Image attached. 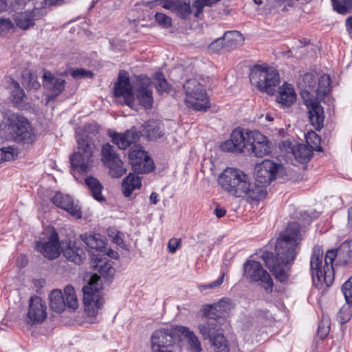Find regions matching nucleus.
Instances as JSON below:
<instances>
[{"label": "nucleus", "instance_id": "1", "mask_svg": "<svg viewBox=\"0 0 352 352\" xmlns=\"http://www.w3.org/2000/svg\"><path fill=\"white\" fill-rule=\"evenodd\" d=\"M302 240L300 226L296 222L289 223L277 239L275 252L276 258L263 256L267 268L280 282H285L288 277V265L296 258Z\"/></svg>", "mask_w": 352, "mask_h": 352}, {"label": "nucleus", "instance_id": "2", "mask_svg": "<svg viewBox=\"0 0 352 352\" xmlns=\"http://www.w3.org/2000/svg\"><path fill=\"white\" fill-rule=\"evenodd\" d=\"M218 183L230 196L243 199L250 204L258 203L266 196L262 186H258L248 175L237 168H226L219 176Z\"/></svg>", "mask_w": 352, "mask_h": 352}, {"label": "nucleus", "instance_id": "3", "mask_svg": "<svg viewBox=\"0 0 352 352\" xmlns=\"http://www.w3.org/2000/svg\"><path fill=\"white\" fill-rule=\"evenodd\" d=\"M181 333L186 340L192 352L202 350L201 342L195 333L183 326L157 329L151 337L152 352H182L179 336Z\"/></svg>", "mask_w": 352, "mask_h": 352}, {"label": "nucleus", "instance_id": "4", "mask_svg": "<svg viewBox=\"0 0 352 352\" xmlns=\"http://www.w3.org/2000/svg\"><path fill=\"white\" fill-rule=\"evenodd\" d=\"M137 87L134 94L128 74L122 71L114 85V96L123 99L124 103L129 107L133 106L135 100H138L145 109H151L153 103L152 81L146 77H141L137 82Z\"/></svg>", "mask_w": 352, "mask_h": 352}, {"label": "nucleus", "instance_id": "5", "mask_svg": "<svg viewBox=\"0 0 352 352\" xmlns=\"http://www.w3.org/2000/svg\"><path fill=\"white\" fill-rule=\"evenodd\" d=\"M221 148L236 153L246 149L255 157H263L271 152V143L257 131H247L245 134L241 129H236L232 131L230 139L221 144Z\"/></svg>", "mask_w": 352, "mask_h": 352}, {"label": "nucleus", "instance_id": "6", "mask_svg": "<svg viewBox=\"0 0 352 352\" xmlns=\"http://www.w3.org/2000/svg\"><path fill=\"white\" fill-rule=\"evenodd\" d=\"M316 78L312 73L304 74L298 82L300 95L307 108L309 119L316 130H320L324 125V110L319 101L315 98Z\"/></svg>", "mask_w": 352, "mask_h": 352}, {"label": "nucleus", "instance_id": "7", "mask_svg": "<svg viewBox=\"0 0 352 352\" xmlns=\"http://www.w3.org/2000/svg\"><path fill=\"white\" fill-rule=\"evenodd\" d=\"M76 141L77 150L70 157L72 174L76 178L75 172L86 173L91 169L96 151V144L88 135H78Z\"/></svg>", "mask_w": 352, "mask_h": 352}, {"label": "nucleus", "instance_id": "8", "mask_svg": "<svg viewBox=\"0 0 352 352\" xmlns=\"http://www.w3.org/2000/svg\"><path fill=\"white\" fill-rule=\"evenodd\" d=\"M205 84L206 80L204 78H190L185 82L183 87L188 107L197 111H206L209 107Z\"/></svg>", "mask_w": 352, "mask_h": 352}, {"label": "nucleus", "instance_id": "9", "mask_svg": "<svg viewBox=\"0 0 352 352\" xmlns=\"http://www.w3.org/2000/svg\"><path fill=\"white\" fill-rule=\"evenodd\" d=\"M323 250L320 246H314L310 260V268L314 285L322 289L324 286L328 287L333 283L334 279L333 264L325 265L324 270H321Z\"/></svg>", "mask_w": 352, "mask_h": 352}, {"label": "nucleus", "instance_id": "10", "mask_svg": "<svg viewBox=\"0 0 352 352\" xmlns=\"http://www.w3.org/2000/svg\"><path fill=\"white\" fill-rule=\"evenodd\" d=\"M250 80L260 91L273 95L280 82V78L278 73L273 67L257 65L252 70Z\"/></svg>", "mask_w": 352, "mask_h": 352}, {"label": "nucleus", "instance_id": "11", "mask_svg": "<svg viewBox=\"0 0 352 352\" xmlns=\"http://www.w3.org/2000/svg\"><path fill=\"white\" fill-rule=\"evenodd\" d=\"M100 277L93 274L87 285L82 288L85 311L89 316H95L104 305L101 295Z\"/></svg>", "mask_w": 352, "mask_h": 352}, {"label": "nucleus", "instance_id": "12", "mask_svg": "<svg viewBox=\"0 0 352 352\" xmlns=\"http://www.w3.org/2000/svg\"><path fill=\"white\" fill-rule=\"evenodd\" d=\"M8 130L14 140L17 142L31 144L35 140L28 120L18 113L7 111L5 114Z\"/></svg>", "mask_w": 352, "mask_h": 352}, {"label": "nucleus", "instance_id": "13", "mask_svg": "<svg viewBox=\"0 0 352 352\" xmlns=\"http://www.w3.org/2000/svg\"><path fill=\"white\" fill-rule=\"evenodd\" d=\"M283 166L273 161L265 160L255 166V181L258 186H262L267 192L266 187L276 178Z\"/></svg>", "mask_w": 352, "mask_h": 352}, {"label": "nucleus", "instance_id": "14", "mask_svg": "<svg viewBox=\"0 0 352 352\" xmlns=\"http://www.w3.org/2000/svg\"><path fill=\"white\" fill-rule=\"evenodd\" d=\"M244 276L251 281L260 282L267 293L273 289L274 283L270 275L263 269L261 264L255 261H248L243 265Z\"/></svg>", "mask_w": 352, "mask_h": 352}, {"label": "nucleus", "instance_id": "15", "mask_svg": "<svg viewBox=\"0 0 352 352\" xmlns=\"http://www.w3.org/2000/svg\"><path fill=\"white\" fill-rule=\"evenodd\" d=\"M102 161L109 169V173L112 177L118 178L126 173L127 169L116 153L114 147L109 143L102 147Z\"/></svg>", "mask_w": 352, "mask_h": 352}, {"label": "nucleus", "instance_id": "16", "mask_svg": "<svg viewBox=\"0 0 352 352\" xmlns=\"http://www.w3.org/2000/svg\"><path fill=\"white\" fill-rule=\"evenodd\" d=\"M129 162L137 173H147L154 169V164L140 146H133L129 154Z\"/></svg>", "mask_w": 352, "mask_h": 352}, {"label": "nucleus", "instance_id": "17", "mask_svg": "<svg viewBox=\"0 0 352 352\" xmlns=\"http://www.w3.org/2000/svg\"><path fill=\"white\" fill-rule=\"evenodd\" d=\"M337 259L340 265H346L352 263V240L343 242L338 248L329 250L326 252L324 262L327 264H333Z\"/></svg>", "mask_w": 352, "mask_h": 352}, {"label": "nucleus", "instance_id": "18", "mask_svg": "<svg viewBox=\"0 0 352 352\" xmlns=\"http://www.w3.org/2000/svg\"><path fill=\"white\" fill-rule=\"evenodd\" d=\"M47 317V306L38 296H32L29 300V309L27 314V322L33 325L43 322Z\"/></svg>", "mask_w": 352, "mask_h": 352}, {"label": "nucleus", "instance_id": "19", "mask_svg": "<svg viewBox=\"0 0 352 352\" xmlns=\"http://www.w3.org/2000/svg\"><path fill=\"white\" fill-rule=\"evenodd\" d=\"M109 136L111 142L120 149L125 150L132 144H135L140 138V133L135 128H131L124 133L109 131Z\"/></svg>", "mask_w": 352, "mask_h": 352}, {"label": "nucleus", "instance_id": "20", "mask_svg": "<svg viewBox=\"0 0 352 352\" xmlns=\"http://www.w3.org/2000/svg\"><path fill=\"white\" fill-rule=\"evenodd\" d=\"M52 203L57 207L68 212L75 218L80 219L82 217L80 207L74 204L72 197L68 195H64L62 192H56L52 198Z\"/></svg>", "mask_w": 352, "mask_h": 352}, {"label": "nucleus", "instance_id": "21", "mask_svg": "<svg viewBox=\"0 0 352 352\" xmlns=\"http://www.w3.org/2000/svg\"><path fill=\"white\" fill-rule=\"evenodd\" d=\"M36 249L43 256L50 260L57 258L60 255V244L58 235L56 232L51 234L49 240L45 243H36Z\"/></svg>", "mask_w": 352, "mask_h": 352}, {"label": "nucleus", "instance_id": "22", "mask_svg": "<svg viewBox=\"0 0 352 352\" xmlns=\"http://www.w3.org/2000/svg\"><path fill=\"white\" fill-rule=\"evenodd\" d=\"M160 5L162 8L170 10L182 19L187 18L190 13L195 14V10H192V6L182 1L181 0H160Z\"/></svg>", "mask_w": 352, "mask_h": 352}, {"label": "nucleus", "instance_id": "23", "mask_svg": "<svg viewBox=\"0 0 352 352\" xmlns=\"http://www.w3.org/2000/svg\"><path fill=\"white\" fill-rule=\"evenodd\" d=\"M65 80L62 77L55 76L50 72L45 71L43 75V85L52 91V98L61 94L65 89Z\"/></svg>", "mask_w": 352, "mask_h": 352}, {"label": "nucleus", "instance_id": "24", "mask_svg": "<svg viewBox=\"0 0 352 352\" xmlns=\"http://www.w3.org/2000/svg\"><path fill=\"white\" fill-rule=\"evenodd\" d=\"M41 10L35 8L32 11L17 12L14 15V21L16 25L21 30H28L34 25V21L38 19L41 16Z\"/></svg>", "mask_w": 352, "mask_h": 352}, {"label": "nucleus", "instance_id": "25", "mask_svg": "<svg viewBox=\"0 0 352 352\" xmlns=\"http://www.w3.org/2000/svg\"><path fill=\"white\" fill-rule=\"evenodd\" d=\"M199 333L202 336L204 340L209 341L221 331L219 324L217 321V318L210 316L198 324Z\"/></svg>", "mask_w": 352, "mask_h": 352}, {"label": "nucleus", "instance_id": "26", "mask_svg": "<svg viewBox=\"0 0 352 352\" xmlns=\"http://www.w3.org/2000/svg\"><path fill=\"white\" fill-rule=\"evenodd\" d=\"M219 42L223 44V46L228 49L237 47L243 44V37L239 31H229L224 34L221 39H217L212 42L210 48L213 49Z\"/></svg>", "mask_w": 352, "mask_h": 352}, {"label": "nucleus", "instance_id": "27", "mask_svg": "<svg viewBox=\"0 0 352 352\" xmlns=\"http://www.w3.org/2000/svg\"><path fill=\"white\" fill-rule=\"evenodd\" d=\"M61 250L63 256L69 261L80 265L84 258V250L76 243L69 242L65 247L63 244Z\"/></svg>", "mask_w": 352, "mask_h": 352}, {"label": "nucleus", "instance_id": "28", "mask_svg": "<svg viewBox=\"0 0 352 352\" xmlns=\"http://www.w3.org/2000/svg\"><path fill=\"white\" fill-rule=\"evenodd\" d=\"M296 100V94L292 85L284 83L279 88L276 101L285 106H290Z\"/></svg>", "mask_w": 352, "mask_h": 352}, {"label": "nucleus", "instance_id": "29", "mask_svg": "<svg viewBox=\"0 0 352 352\" xmlns=\"http://www.w3.org/2000/svg\"><path fill=\"white\" fill-rule=\"evenodd\" d=\"M141 177L134 174L129 175L123 180L122 184V192L126 197H129L135 189L140 188Z\"/></svg>", "mask_w": 352, "mask_h": 352}, {"label": "nucleus", "instance_id": "30", "mask_svg": "<svg viewBox=\"0 0 352 352\" xmlns=\"http://www.w3.org/2000/svg\"><path fill=\"white\" fill-rule=\"evenodd\" d=\"M50 306L51 309L57 313L63 312L66 307V302L61 290L54 289L50 295Z\"/></svg>", "mask_w": 352, "mask_h": 352}, {"label": "nucleus", "instance_id": "31", "mask_svg": "<svg viewBox=\"0 0 352 352\" xmlns=\"http://www.w3.org/2000/svg\"><path fill=\"white\" fill-rule=\"evenodd\" d=\"M331 90V80L328 75L323 74L318 80V87H315L314 93L315 94V98L318 100L322 99L327 95Z\"/></svg>", "mask_w": 352, "mask_h": 352}, {"label": "nucleus", "instance_id": "32", "mask_svg": "<svg viewBox=\"0 0 352 352\" xmlns=\"http://www.w3.org/2000/svg\"><path fill=\"white\" fill-rule=\"evenodd\" d=\"M312 149L305 144H299L294 146L292 149V153L297 161L300 163L308 162L312 157Z\"/></svg>", "mask_w": 352, "mask_h": 352}, {"label": "nucleus", "instance_id": "33", "mask_svg": "<svg viewBox=\"0 0 352 352\" xmlns=\"http://www.w3.org/2000/svg\"><path fill=\"white\" fill-rule=\"evenodd\" d=\"M231 309V301L229 299H223L217 303L209 305L208 314L214 318H220L221 315Z\"/></svg>", "mask_w": 352, "mask_h": 352}, {"label": "nucleus", "instance_id": "34", "mask_svg": "<svg viewBox=\"0 0 352 352\" xmlns=\"http://www.w3.org/2000/svg\"><path fill=\"white\" fill-rule=\"evenodd\" d=\"M143 126L144 133L149 139H155L162 135L161 124L157 120H149Z\"/></svg>", "mask_w": 352, "mask_h": 352}, {"label": "nucleus", "instance_id": "35", "mask_svg": "<svg viewBox=\"0 0 352 352\" xmlns=\"http://www.w3.org/2000/svg\"><path fill=\"white\" fill-rule=\"evenodd\" d=\"M85 184L91 190L95 199L99 201L104 200V197L102 195V186L96 178L88 177L85 179Z\"/></svg>", "mask_w": 352, "mask_h": 352}, {"label": "nucleus", "instance_id": "36", "mask_svg": "<svg viewBox=\"0 0 352 352\" xmlns=\"http://www.w3.org/2000/svg\"><path fill=\"white\" fill-rule=\"evenodd\" d=\"M85 243L91 249L102 251L104 248V241L98 234L81 236Z\"/></svg>", "mask_w": 352, "mask_h": 352}, {"label": "nucleus", "instance_id": "37", "mask_svg": "<svg viewBox=\"0 0 352 352\" xmlns=\"http://www.w3.org/2000/svg\"><path fill=\"white\" fill-rule=\"evenodd\" d=\"M210 342L214 347L216 352H229V346L228 342L225 338L222 331H219L215 336H214Z\"/></svg>", "mask_w": 352, "mask_h": 352}, {"label": "nucleus", "instance_id": "38", "mask_svg": "<svg viewBox=\"0 0 352 352\" xmlns=\"http://www.w3.org/2000/svg\"><path fill=\"white\" fill-rule=\"evenodd\" d=\"M333 9L338 14L346 15L352 12V0H331Z\"/></svg>", "mask_w": 352, "mask_h": 352}, {"label": "nucleus", "instance_id": "39", "mask_svg": "<svg viewBox=\"0 0 352 352\" xmlns=\"http://www.w3.org/2000/svg\"><path fill=\"white\" fill-rule=\"evenodd\" d=\"M64 294L66 305L69 309L76 310L79 305L74 287L71 285L66 286L64 289Z\"/></svg>", "mask_w": 352, "mask_h": 352}, {"label": "nucleus", "instance_id": "40", "mask_svg": "<svg viewBox=\"0 0 352 352\" xmlns=\"http://www.w3.org/2000/svg\"><path fill=\"white\" fill-rule=\"evenodd\" d=\"M96 269L103 276H110L113 274L114 269L112 267V263L110 261H107V258H96Z\"/></svg>", "mask_w": 352, "mask_h": 352}, {"label": "nucleus", "instance_id": "41", "mask_svg": "<svg viewBox=\"0 0 352 352\" xmlns=\"http://www.w3.org/2000/svg\"><path fill=\"white\" fill-rule=\"evenodd\" d=\"M154 80L155 87L159 94L168 93L169 91V84L162 73H156Z\"/></svg>", "mask_w": 352, "mask_h": 352}, {"label": "nucleus", "instance_id": "42", "mask_svg": "<svg viewBox=\"0 0 352 352\" xmlns=\"http://www.w3.org/2000/svg\"><path fill=\"white\" fill-rule=\"evenodd\" d=\"M220 0H195L192 3V10L195 11V16L198 18L203 12V9L206 6H212Z\"/></svg>", "mask_w": 352, "mask_h": 352}, {"label": "nucleus", "instance_id": "43", "mask_svg": "<svg viewBox=\"0 0 352 352\" xmlns=\"http://www.w3.org/2000/svg\"><path fill=\"white\" fill-rule=\"evenodd\" d=\"M12 85L11 95L13 102L16 106L20 107L25 96L24 91L20 87L19 83L17 82H13Z\"/></svg>", "mask_w": 352, "mask_h": 352}, {"label": "nucleus", "instance_id": "44", "mask_svg": "<svg viewBox=\"0 0 352 352\" xmlns=\"http://www.w3.org/2000/svg\"><path fill=\"white\" fill-rule=\"evenodd\" d=\"M330 319L327 316L322 315L318 324V334L320 338H325L330 331Z\"/></svg>", "mask_w": 352, "mask_h": 352}, {"label": "nucleus", "instance_id": "45", "mask_svg": "<svg viewBox=\"0 0 352 352\" xmlns=\"http://www.w3.org/2000/svg\"><path fill=\"white\" fill-rule=\"evenodd\" d=\"M352 316V304L347 303L342 306L338 314V320L341 324L348 322Z\"/></svg>", "mask_w": 352, "mask_h": 352}, {"label": "nucleus", "instance_id": "46", "mask_svg": "<svg viewBox=\"0 0 352 352\" xmlns=\"http://www.w3.org/2000/svg\"><path fill=\"white\" fill-rule=\"evenodd\" d=\"M24 84L28 89H37L40 87V83L37 80L36 74L28 72L23 74Z\"/></svg>", "mask_w": 352, "mask_h": 352}, {"label": "nucleus", "instance_id": "47", "mask_svg": "<svg viewBox=\"0 0 352 352\" xmlns=\"http://www.w3.org/2000/svg\"><path fill=\"white\" fill-rule=\"evenodd\" d=\"M342 292L346 302L352 304V276L343 284Z\"/></svg>", "mask_w": 352, "mask_h": 352}, {"label": "nucleus", "instance_id": "48", "mask_svg": "<svg viewBox=\"0 0 352 352\" xmlns=\"http://www.w3.org/2000/svg\"><path fill=\"white\" fill-rule=\"evenodd\" d=\"M306 141L312 150H317L319 148L320 138L315 132L309 133L306 136Z\"/></svg>", "mask_w": 352, "mask_h": 352}, {"label": "nucleus", "instance_id": "49", "mask_svg": "<svg viewBox=\"0 0 352 352\" xmlns=\"http://www.w3.org/2000/svg\"><path fill=\"white\" fill-rule=\"evenodd\" d=\"M71 75L74 79L76 80L86 78H91L94 76L91 71L85 69L83 68H78L76 69L72 70Z\"/></svg>", "mask_w": 352, "mask_h": 352}, {"label": "nucleus", "instance_id": "50", "mask_svg": "<svg viewBox=\"0 0 352 352\" xmlns=\"http://www.w3.org/2000/svg\"><path fill=\"white\" fill-rule=\"evenodd\" d=\"M223 278L224 274H223L217 280L212 283L206 285H199L198 289L201 292L207 294V292H206L207 289H214L217 287H219L222 284L223 281Z\"/></svg>", "mask_w": 352, "mask_h": 352}, {"label": "nucleus", "instance_id": "51", "mask_svg": "<svg viewBox=\"0 0 352 352\" xmlns=\"http://www.w3.org/2000/svg\"><path fill=\"white\" fill-rule=\"evenodd\" d=\"M15 149L12 146L0 148V163L3 161H9L13 159Z\"/></svg>", "mask_w": 352, "mask_h": 352}, {"label": "nucleus", "instance_id": "52", "mask_svg": "<svg viewBox=\"0 0 352 352\" xmlns=\"http://www.w3.org/2000/svg\"><path fill=\"white\" fill-rule=\"evenodd\" d=\"M155 19L157 23L163 27L168 28L171 25V19L165 14L157 12Z\"/></svg>", "mask_w": 352, "mask_h": 352}, {"label": "nucleus", "instance_id": "53", "mask_svg": "<svg viewBox=\"0 0 352 352\" xmlns=\"http://www.w3.org/2000/svg\"><path fill=\"white\" fill-rule=\"evenodd\" d=\"M181 246V239L173 238L169 240L168 243V250L170 253H175L176 250Z\"/></svg>", "mask_w": 352, "mask_h": 352}, {"label": "nucleus", "instance_id": "54", "mask_svg": "<svg viewBox=\"0 0 352 352\" xmlns=\"http://www.w3.org/2000/svg\"><path fill=\"white\" fill-rule=\"evenodd\" d=\"M0 26L1 32L8 31L14 28V25L9 19H4L0 17Z\"/></svg>", "mask_w": 352, "mask_h": 352}, {"label": "nucleus", "instance_id": "55", "mask_svg": "<svg viewBox=\"0 0 352 352\" xmlns=\"http://www.w3.org/2000/svg\"><path fill=\"white\" fill-rule=\"evenodd\" d=\"M293 147L294 146H292V142L288 140L283 141L280 144V149L285 151L286 153H292Z\"/></svg>", "mask_w": 352, "mask_h": 352}, {"label": "nucleus", "instance_id": "56", "mask_svg": "<svg viewBox=\"0 0 352 352\" xmlns=\"http://www.w3.org/2000/svg\"><path fill=\"white\" fill-rule=\"evenodd\" d=\"M28 258L25 256L24 255H21L19 256L18 258H17V260H16V262H17V265L20 267H25L27 263H28Z\"/></svg>", "mask_w": 352, "mask_h": 352}, {"label": "nucleus", "instance_id": "57", "mask_svg": "<svg viewBox=\"0 0 352 352\" xmlns=\"http://www.w3.org/2000/svg\"><path fill=\"white\" fill-rule=\"evenodd\" d=\"M345 25L349 34H352V15L346 19Z\"/></svg>", "mask_w": 352, "mask_h": 352}, {"label": "nucleus", "instance_id": "58", "mask_svg": "<svg viewBox=\"0 0 352 352\" xmlns=\"http://www.w3.org/2000/svg\"><path fill=\"white\" fill-rule=\"evenodd\" d=\"M214 214L218 218H221L225 215L226 210L222 208H217L214 210Z\"/></svg>", "mask_w": 352, "mask_h": 352}, {"label": "nucleus", "instance_id": "59", "mask_svg": "<svg viewBox=\"0 0 352 352\" xmlns=\"http://www.w3.org/2000/svg\"><path fill=\"white\" fill-rule=\"evenodd\" d=\"M150 201L151 204H157V202L159 201V199H158V195L155 192H153L151 195H150Z\"/></svg>", "mask_w": 352, "mask_h": 352}, {"label": "nucleus", "instance_id": "60", "mask_svg": "<svg viewBox=\"0 0 352 352\" xmlns=\"http://www.w3.org/2000/svg\"><path fill=\"white\" fill-rule=\"evenodd\" d=\"M64 0H45V4L49 6H54L61 4Z\"/></svg>", "mask_w": 352, "mask_h": 352}, {"label": "nucleus", "instance_id": "61", "mask_svg": "<svg viewBox=\"0 0 352 352\" xmlns=\"http://www.w3.org/2000/svg\"><path fill=\"white\" fill-rule=\"evenodd\" d=\"M7 6V0H0V13L6 11Z\"/></svg>", "mask_w": 352, "mask_h": 352}, {"label": "nucleus", "instance_id": "62", "mask_svg": "<svg viewBox=\"0 0 352 352\" xmlns=\"http://www.w3.org/2000/svg\"><path fill=\"white\" fill-rule=\"evenodd\" d=\"M108 256L113 258H118V253L113 250H109L108 252Z\"/></svg>", "mask_w": 352, "mask_h": 352}, {"label": "nucleus", "instance_id": "63", "mask_svg": "<svg viewBox=\"0 0 352 352\" xmlns=\"http://www.w3.org/2000/svg\"><path fill=\"white\" fill-rule=\"evenodd\" d=\"M348 220L349 223L352 226V207L348 210Z\"/></svg>", "mask_w": 352, "mask_h": 352}, {"label": "nucleus", "instance_id": "64", "mask_svg": "<svg viewBox=\"0 0 352 352\" xmlns=\"http://www.w3.org/2000/svg\"><path fill=\"white\" fill-rule=\"evenodd\" d=\"M30 0H16L17 1V3L20 6H23L25 5L28 1H29Z\"/></svg>", "mask_w": 352, "mask_h": 352}]
</instances>
